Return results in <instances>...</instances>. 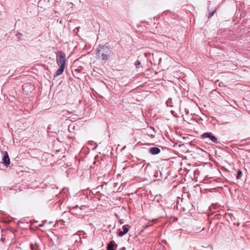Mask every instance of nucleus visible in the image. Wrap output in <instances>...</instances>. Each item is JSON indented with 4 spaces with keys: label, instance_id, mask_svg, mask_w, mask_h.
<instances>
[{
    "label": "nucleus",
    "instance_id": "nucleus-1",
    "mask_svg": "<svg viewBox=\"0 0 250 250\" xmlns=\"http://www.w3.org/2000/svg\"><path fill=\"white\" fill-rule=\"evenodd\" d=\"M111 53V48L105 45L100 44L96 49L97 58L102 61H107Z\"/></svg>",
    "mask_w": 250,
    "mask_h": 250
},
{
    "label": "nucleus",
    "instance_id": "nucleus-2",
    "mask_svg": "<svg viewBox=\"0 0 250 250\" xmlns=\"http://www.w3.org/2000/svg\"><path fill=\"white\" fill-rule=\"evenodd\" d=\"M56 61L59 66H65L66 62L65 54L62 51H58L56 53Z\"/></svg>",
    "mask_w": 250,
    "mask_h": 250
},
{
    "label": "nucleus",
    "instance_id": "nucleus-3",
    "mask_svg": "<svg viewBox=\"0 0 250 250\" xmlns=\"http://www.w3.org/2000/svg\"><path fill=\"white\" fill-rule=\"evenodd\" d=\"M201 138L202 139H208L209 141L218 144V139L215 137L211 132H205L202 134L201 136Z\"/></svg>",
    "mask_w": 250,
    "mask_h": 250
},
{
    "label": "nucleus",
    "instance_id": "nucleus-4",
    "mask_svg": "<svg viewBox=\"0 0 250 250\" xmlns=\"http://www.w3.org/2000/svg\"><path fill=\"white\" fill-rule=\"evenodd\" d=\"M34 88V85L30 83H25L22 85L23 91L26 94H29Z\"/></svg>",
    "mask_w": 250,
    "mask_h": 250
},
{
    "label": "nucleus",
    "instance_id": "nucleus-5",
    "mask_svg": "<svg viewBox=\"0 0 250 250\" xmlns=\"http://www.w3.org/2000/svg\"><path fill=\"white\" fill-rule=\"evenodd\" d=\"M2 164L6 167H8L10 165V159L6 151L4 152V154L2 158Z\"/></svg>",
    "mask_w": 250,
    "mask_h": 250
},
{
    "label": "nucleus",
    "instance_id": "nucleus-6",
    "mask_svg": "<svg viewBox=\"0 0 250 250\" xmlns=\"http://www.w3.org/2000/svg\"><path fill=\"white\" fill-rule=\"evenodd\" d=\"M161 150L157 147H152L149 148V152L152 155H156L160 152Z\"/></svg>",
    "mask_w": 250,
    "mask_h": 250
},
{
    "label": "nucleus",
    "instance_id": "nucleus-7",
    "mask_svg": "<svg viewBox=\"0 0 250 250\" xmlns=\"http://www.w3.org/2000/svg\"><path fill=\"white\" fill-rule=\"evenodd\" d=\"M59 68L57 70L56 75L54 76V77L58 76L61 75L62 72L64 71L65 66H59Z\"/></svg>",
    "mask_w": 250,
    "mask_h": 250
},
{
    "label": "nucleus",
    "instance_id": "nucleus-8",
    "mask_svg": "<svg viewBox=\"0 0 250 250\" xmlns=\"http://www.w3.org/2000/svg\"><path fill=\"white\" fill-rule=\"evenodd\" d=\"M114 242L111 241L107 245V250H115L114 249Z\"/></svg>",
    "mask_w": 250,
    "mask_h": 250
},
{
    "label": "nucleus",
    "instance_id": "nucleus-9",
    "mask_svg": "<svg viewBox=\"0 0 250 250\" xmlns=\"http://www.w3.org/2000/svg\"><path fill=\"white\" fill-rule=\"evenodd\" d=\"M130 228V226L128 225H125L123 226L122 229L123 231L126 233L128 231L129 229Z\"/></svg>",
    "mask_w": 250,
    "mask_h": 250
},
{
    "label": "nucleus",
    "instance_id": "nucleus-10",
    "mask_svg": "<svg viewBox=\"0 0 250 250\" xmlns=\"http://www.w3.org/2000/svg\"><path fill=\"white\" fill-rule=\"evenodd\" d=\"M242 172L241 170L239 169L238 171L237 174L236 176L237 179H240L242 177Z\"/></svg>",
    "mask_w": 250,
    "mask_h": 250
},
{
    "label": "nucleus",
    "instance_id": "nucleus-11",
    "mask_svg": "<svg viewBox=\"0 0 250 250\" xmlns=\"http://www.w3.org/2000/svg\"><path fill=\"white\" fill-rule=\"evenodd\" d=\"M125 234H126V233L123 230H121L120 229L118 230V236L122 237Z\"/></svg>",
    "mask_w": 250,
    "mask_h": 250
},
{
    "label": "nucleus",
    "instance_id": "nucleus-12",
    "mask_svg": "<svg viewBox=\"0 0 250 250\" xmlns=\"http://www.w3.org/2000/svg\"><path fill=\"white\" fill-rule=\"evenodd\" d=\"M166 104H167V106H172V105H171V104H172V99L171 98H169L167 102H166Z\"/></svg>",
    "mask_w": 250,
    "mask_h": 250
},
{
    "label": "nucleus",
    "instance_id": "nucleus-13",
    "mask_svg": "<svg viewBox=\"0 0 250 250\" xmlns=\"http://www.w3.org/2000/svg\"><path fill=\"white\" fill-rule=\"evenodd\" d=\"M136 67H139V65L141 64V62L139 60H137L134 63Z\"/></svg>",
    "mask_w": 250,
    "mask_h": 250
},
{
    "label": "nucleus",
    "instance_id": "nucleus-14",
    "mask_svg": "<svg viewBox=\"0 0 250 250\" xmlns=\"http://www.w3.org/2000/svg\"><path fill=\"white\" fill-rule=\"evenodd\" d=\"M119 222H120V224H123L124 223V221H123V220L122 219H120L119 220Z\"/></svg>",
    "mask_w": 250,
    "mask_h": 250
},
{
    "label": "nucleus",
    "instance_id": "nucleus-15",
    "mask_svg": "<svg viewBox=\"0 0 250 250\" xmlns=\"http://www.w3.org/2000/svg\"><path fill=\"white\" fill-rule=\"evenodd\" d=\"M125 247H123L121 249H120L119 250H125Z\"/></svg>",
    "mask_w": 250,
    "mask_h": 250
},
{
    "label": "nucleus",
    "instance_id": "nucleus-16",
    "mask_svg": "<svg viewBox=\"0 0 250 250\" xmlns=\"http://www.w3.org/2000/svg\"><path fill=\"white\" fill-rule=\"evenodd\" d=\"M4 238H3V235H1V240L2 241H4Z\"/></svg>",
    "mask_w": 250,
    "mask_h": 250
},
{
    "label": "nucleus",
    "instance_id": "nucleus-17",
    "mask_svg": "<svg viewBox=\"0 0 250 250\" xmlns=\"http://www.w3.org/2000/svg\"><path fill=\"white\" fill-rule=\"evenodd\" d=\"M213 13H214V12L210 13V17L212 16L213 15Z\"/></svg>",
    "mask_w": 250,
    "mask_h": 250
},
{
    "label": "nucleus",
    "instance_id": "nucleus-18",
    "mask_svg": "<svg viewBox=\"0 0 250 250\" xmlns=\"http://www.w3.org/2000/svg\"><path fill=\"white\" fill-rule=\"evenodd\" d=\"M40 227H42L43 226V225L42 224H41L39 225Z\"/></svg>",
    "mask_w": 250,
    "mask_h": 250
},
{
    "label": "nucleus",
    "instance_id": "nucleus-19",
    "mask_svg": "<svg viewBox=\"0 0 250 250\" xmlns=\"http://www.w3.org/2000/svg\"><path fill=\"white\" fill-rule=\"evenodd\" d=\"M205 229V228L204 227L203 229H202V230H204Z\"/></svg>",
    "mask_w": 250,
    "mask_h": 250
},
{
    "label": "nucleus",
    "instance_id": "nucleus-20",
    "mask_svg": "<svg viewBox=\"0 0 250 250\" xmlns=\"http://www.w3.org/2000/svg\"><path fill=\"white\" fill-rule=\"evenodd\" d=\"M116 217H117V218H118V215H117V214H116Z\"/></svg>",
    "mask_w": 250,
    "mask_h": 250
}]
</instances>
